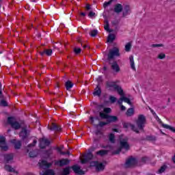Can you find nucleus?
<instances>
[{
    "mask_svg": "<svg viewBox=\"0 0 175 175\" xmlns=\"http://www.w3.org/2000/svg\"><path fill=\"white\" fill-rule=\"evenodd\" d=\"M69 163H70V160H69L68 159H62L55 162V165H56V166H59V167L68 166Z\"/></svg>",
    "mask_w": 175,
    "mask_h": 175,
    "instance_id": "9d476101",
    "label": "nucleus"
},
{
    "mask_svg": "<svg viewBox=\"0 0 175 175\" xmlns=\"http://www.w3.org/2000/svg\"><path fill=\"white\" fill-rule=\"evenodd\" d=\"M157 58H159V59H163L166 58V55H165V53H161L159 54V55L157 56Z\"/></svg>",
    "mask_w": 175,
    "mask_h": 175,
    "instance_id": "49530a36",
    "label": "nucleus"
},
{
    "mask_svg": "<svg viewBox=\"0 0 175 175\" xmlns=\"http://www.w3.org/2000/svg\"><path fill=\"white\" fill-rule=\"evenodd\" d=\"M29 155L30 157V158H35L36 157H38V153H36V152H35V150L31 151L30 152H29Z\"/></svg>",
    "mask_w": 175,
    "mask_h": 175,
    "instance_id": "79ce46f5",
    "label": "nucleus"
},
{
    "mask_svg": "<svg viewBox=\"0 0 175 175\" xmlns=\"http://www.w3.org/2000/svg\"><path fill=\"white\" fill-rule=\"evenodd\" d=\"M44 154H45V157H46V158H51V157L54 154V151H53V148H50L49 150H45L44 152Z\"/></svg>",
    "mask_w": 175,
    "mask_h": 175,
    "instance_id": "b1692460",
    "label": "nucleus"
},
{
    "mask_svg": "<svg viewBox=\"0 0 175 175\" xmlns=\"http://www.w3.org/2000/svg\"><path fill=\"white\" fill-rule=\"evenodd\" d=\"M133 114H135V109L133 108H130L127 109L126 112V115L127 116V117H132Z\"/></svg>",
    "mask_w": 175,
    "mask_h": 175,
    "instance_id": "c85d7f7f",
    "label": "nucleus"
},
{
    "mask_svg": "<svg viewBox=\"0 0 175 175\" xmlns=\"http://www.w3.org/2000/svg\"><path fill=\"white\" fill-rule=\"evenodd\" d=\"M110 5H111V1H105L103 3V8L105 9H106L107 8V6H110Z\"/></svg>",
    "mask_w": 175,
    "mask_h": 175,
    "instance_id": "de8ad7c7",
    "label": "nucleus"
},
{
    "mask_svg": "<svg viewBox=\"0 0 175 175\" xmlns=\"http://www.w3.org/2000/svg\"><path fill=\"white\" fill-rule=\"evenodd\" d=\"M77 42H78V43H81V46H83V42L81 41V38H77Z\"/></svg>",
    "mask_w": 175,
    "mask_h": 175,
    "instance_id": "680f3d73",
    "label": "nucleus"
},
{
    "mask_svg": "<svg viewBox=\"0 0 175 175\" xmlns=\"http://www.w3.org/2000/svg\"><path fill=\"white\" fill-rule=\"evenodd\" d=\"M122 126L123 128H124V129H128V128H131L132 131H133V132H135V133H139V130L137 129V128L136 127V126H135L134 124H132L129 122H122Z\"/></svg>",
    "mask_w": 175,
    "mask_h": 175,
    "instance_id": "4468645a",
    "label": "nucleus"
},
{
    "mask_svg": "<svg viewBox=\"0 0 175 175\" xmlns=\"http://www.w3.org/2000/svg\"><path fill=\"white\" fill-rule=\"evenodd\" d=\"M146 140L148 142H156L157 141V137L154 135H148L146 137Z\"/></svg>",
    "mask_w": 175,
    "mask_h": 175,
    "instance_id": "473e14b6",
    "label": "nucleus"
},
{
    "mask_svg": "<svg viewBox=\"0 0 175 175\" xmlns=\"http://www.w3.org/2000/svg\"><path fill=\"white\" fill-rule=\"evenodd\" d=\"M99 116L102 120H107L108 124H111V122H117V121H118V118L117 116H110L102 111L99 112Z\"/></svg>",
    "mask_w": 175,
    "mask_h": 175,
    "instance_id": "f257e3e1",
    "label": "nucleus"
},
{
    "mask_svg": "<svg viewBox=\"0 0 175 175\" xmlns=\"http://www.w3.org/2000/svg\"><path fill=\"white\" fill-rule=\"evenodd\" d=\"M148 159V157H144L141 159V162H143V163H146Z\"/></svg>",
    "mask_w": 175,
    "mask_h": 175,
    "instance_id": "6e6d98bb",
    "label": "nucleus"
},
{
    "mask_svg": "<svg viewBox=\"0 0 175 175\" xmlns=\"http://www.w3.org/2000/svg\"><path fill=\"white\" fill-rule=\"evenodd\" d=\"M124 101V100L122 99V96L118 100V105H122V102Z\"/></svg>",
    "mask_w": 175,
    "mask_h": 175,
    "instance_id": "4d7b16f0",
    "label": "nucleus"
},
{
    "mask_svg": "<svg viewBox=\"0 0 175 175\" xmlns=\"http://www.w3.org/2000/svg\"><path fill=\"white\" fill-rule=\"evenodd\" d=\"M36 143H38V141L36 139H34L33 141L32 144H30L27 146V147H34L35 144H36Z\"/></svg>",
    "mask_w": 175,
    "mask_h": 175,
    "instance_id": "864d4df0",
    "label": "nucleus"
},
{
    "mask_svg": "<svg viewBox=\"0 0 175 175\" xmlns=\"http://www.w3.org/2000/svg\"><path fill=\"white\" fill-rule=\"evenodd\" d=\"M92 159H94V154L92 152H89L83 155V159L81 161V163L83 165L88 163V162L92 161Z\"/></svg>",
    "mask_w": 175,
    "mask_h": 175,
    "instance_id": "1a4fd4ad",
    "label": "nucleus"
},
{
    "mask_svg": "<svg viewBox=\"0 0 175 175\" xmlns=\"http://www.w3.org/2000/svg\"><path fill=\"white\" fill-rule=\"evenodd\" d=\"M96 172H100L105 170V165L102 163H97V165L96 167Z\"/></svg>",
    "mask_w": 175,
    "mask_h": 175,
    "instance_id": "bb28decb",
    "label": "nucleus"
},
{
    "mask_svg": "<svg viewBox=\"0 0 175 175\" xmlns=\"http://www.w3.org/2000/svg\"><path fill=\"white\" fill-rule=\"evenodd\" d=\"M108 122H99V124H97V126H100V128H103V126L108 125Z\"/></svg>",
    "mask_w": 175,
    "mask_h": 175,
    "instance_id": "c03bdc74",
    "label": "nucleus"
},
{
    "mask_svg": "<svg viewBox=\"0 0 175 175\" xmlns=\"http://www.w3.org/2000/svg\"><path fill=\"white\" fill-rule=\"evenodd\" d=\"M117 24H118V21H112V25H117Z\"/></svg>",
    "mask_w": 175,
    "mask_h": 175,
    "instance_id": "69168bd1",
    "label": "nucleus"
},
{
    "mask_svg": "<svg viewBox=\"0 0 175 175\" xmlns=\"http://www.w3.org/2000/svg\"><path fill=\"white\" fill-rule=\"evenodd\" d=\"M55 173L54 172V170H46L42 175H54Z\"/></svg>",
    "mask_w": 175,
    "mask_h": 175,
    "instance_id": "58836bf2",
    "label": "nucleus"
},
{
    "mask_svg": "<svg viewBox=\"0 0 175 175\" xmlns=\"http://www.w3.org/2000/svg\"><path fill=\"white\" fill-rule=\"evenodd\" d=\"M2 87V83H1L0 82V99H1V106H3V107H6V106H8V102L5 100H3V94H2V90H1Z\"/></svg>",
    "mask_w": 175,
    "mask_h": 175,
    "instance_id": "6ab92c4d",
    "label": "nucleus"
},
{
    "mask_svg": "<svg viewBox=\"0 0 175 175\" xmlns=\"http://www.w3.org/2000/svg\"><path fill=\"white\" fill-rule=\"evenodd\" d=\"M109 140L110 143H112L113 144H114V143H116V136L114 135V134L111 133L109 135Z\"/></svg>",
    "mask_w": 175,
    "mask_h": 175,
    "instance_id": "e433bc0d",
    "label": "nucleus"
},
{
    "mask_svg": "<svg viewBox=\"0 0 175 175\" xmlns=\"http://www.w3.org/2000/svg\"><path fill=\"white\" fill-rule=\"evenodd\" d=\"M106 85L107 88H113L115 91H117L118 94L124 96V90L121 86L116 84V82L107 81Z\"/></svg>",
    "mask_w": 175,
    "mask_h": 175,
    "instance_id": "7ed1b4c3",
    "label": "nucleus"
},
{
    "mask_svg": "<svg viewBox=\"0 0 175 175\" xmlns=\"http://www.w3.org/2000/svg\"><path fill=\"white\" fill-rule=\"evenodd\" d=\"M109 65H111V68L112 70H114V72H116V73H118V72H120V66H118V63H117L116 61H113V62H111V61H109Z\"/></svg>",
    "mask_w": 175,
    "mask_h": 175,
    "instance_id": "dca6fc26",
    "label": "nucleus"
},
{
    "mask_svg": "<svg viewBox=\"0 0 175 175\" xmlns=\"http://www.w3.org/2000/svg\"><path fill=\"white\" fill-rule=\"evenodd\" d=\"M151 47L155 48V47H163V44H153L151 45Z\"/></svg>",
    "mask_w": 175,
    "mask_h": 175,
    "instance_id": "603ef678",
    "label": "nucleus"
},
{
    "mask_svg": "<svg viewBox=\"0 0 175 175\" xmlns=\"http://www.w3.org/2000/svg\"><path fill=\"white\" fill-rule=\"evenodd\" d=\"M97 81H98V83L102 81V77H98V79H97Z\"/></svg>",
    "mask_w": 175,
    "mask_h": 175,
    "instance_id": "774afa93",
    "label": "nucleus"
},
{
    "mask_svg": "<svg viewBox=\"0 0 175 175\" xmlns=\"http://www.w3.org/2000/svg\"><path fill=\"white\" fill-rule=\"evenodd\" d=\"M129 60H130V65H131V69L135 71L136 67H135V60H133V55H131L129 57Z\"/></svg>",
    "mask_w": 175,
    "mask_h": 175,
    "instance_id": "cd10ccee",
    "label": "nucleus"
},
{
    "mask_svg": "<svg viewBox=\"0 0 175 175\" xmlns=\"http://www.w3.org/2000/svg\"><path fill=\"white\" fill-rule=\"evenodd\" d=\"M128 14H131V7L128 5H126L123 9L122 17H126Z\"/></svg>",
    "mask_w": 175,
    "mask_h": 175,
    "instance_id": "412c9836",
    "label": "nucleus"
},
{
    "mask_svg": "<svg viewBox=\"0 0 175 175\" xmlns=\"http://www.w3.org/2000/svg\"><path fill=\"white\" fill-rule=\"evenodd\" d=\"M4 169L7 170V172L16 173V170H14V168L12 167L9 165H5Z\"/></svg>",
    "mask_w": 175,
    "mask_h": 175,
    "instance_id": "72a5a7b5",
    "label": "nucleus"
},
{
    "mask_svg": "<svg viewBox=\"0 0 175 175\" xmlns=\"http://www.w3.org/2000/svg\"><path fill=\"white\" fill-rule=\"evenodd\" d=\"M146 122L147 119L146 118V116H144V115L141 114L138 116V118L136 120V124L139 131H143V129H144V126Z\"/></svg>",
    "mask_w": 175,
    "mask_h": 175,
    "instance_id": "f03ea898",
    "label": "nucleus"
},
{
    "mask_svg": "<svg viewBox=\"0 0 175 175\" xmlns=\"http://www.w3.org/2000/svg\"><path fill=\"white\" fill-rule=\"evenodd\" d=\"M163 128H165V129H170L171 132H173L174 133H175V128L173 126H171L167 124H163Z\"/></svg>",
    "mask_w": 175,
    "mask_h": 175,
    "instance_id": "c9c22d12",
    "label": "nucleus"
},
{
    "mask_svg": "<svg viewBox=\"0 0 175 175\" xmlns=\"http://www.w3.org/2000/svg\"><path fill=\"white\" fill-rule=\"evenodd\" d=\"M109 100H111V103H114L117 100V98H116V97H114L113 96H111L109 97Z\"/></svg>",
    "mask_w": 175,
    "mask_h": 175,
    "instance_id": "3c124183",
    "label": "nucleus"
},
{
    "mask_svg": "<svg viewBox=\"0 0 175 175\" xmlns=\"http://www.w3.org/2000/svg\"><path fill=\"white\" fill-rule=\"evenodd\" d=\"M38 53H39V54H40V55L42 57H43L45 54L48 57H50L51 55V54H53V50L52 49H44L42 51H38Z\"/></svg>",
    "mask_w": 175,
    "mask_h": 175,
    "instance_id": "aec40b11",
    "label": "nucleus"
},
{
    "mask_svg": "<svg viewBox=\"0 0 175 175\" xmlns=\"http://www.w3.org/2000/svg\"><path fill=\"white\" fill-rule=\"evenodd\" d=\"M20 137H21L22 140H25V139H28L29 137V131L27 129V126H24L22 128L21 131L19 133Z\"/></svg>",
    "mask_w": 175,
    "mask_h": 175,
    "instance_id": "ddd939ff",
    "label": "nucleus"
},
{
    "mask_svg": "<svg viewBox=\"0 0 175 175\" xmlns=\"http://www.w3.org/2000/svg\"><path fill=\"white\" fill-rule=\"evenodd\" d=\"M96 135H102V131H100V130H97L96 131Z\"/></svg>",
    "mask_w": 175,
    "mask_h": 175,
    "instance_id": "0e129e2a",
    "label": "nucleus"
},
{
    "mask_svg": "<svg viewBox=\"0 0 175 175\" xmlns=\"http://www.w3.org/2000/svg\"><path fill=\"white\" fill-rule=\"evenodd\" d=\"M38 165L41 169H50L51 166H53V163H49L46 160H40L38 162Z\"/></svg>",
    "mask_w": 175,
    "mask_h": 175,
    "instance_id": "9b49d317",
    "label": "nucleus"
},
{
    "mask_svg": "<svg viewBox=\"0 0 175 175\" xmlns=\"http://www.w3.org/2000/svg\"><path fill=\"white\" fill-rule=\"evenodd\" d=\"M95 16H96V14L93 11H90L88 14V17H90V18H94Z\"/></svg>",
    "mask_w": 175,
    "mask_h": 175,
    "instance_id": "09e8293b",
    "label": "nucleus"
},
{
    "mask_svg": "<svg viewBox=\"0 0 175 175\" xmlns=\"http://www.w3.org/2000/svg\"><path fill=\"white\" fill-rule=\"evenodd\" d=\"M85 10H91V5H90V4H86Z\"/></svg>",
    "mask_w": 175,
    "mask_h": 175,
    "instance_id": "13d9d810",
    "label": "nucleus"
},
{
    "mask_svg": "<svg viewBox=\"0 0 175 175\" xmlns=\"http://www.w3.org/2000/svg\"><path fill=\"white\" fill-rule=\"evenodd\" d=\"M3 157L4 162H5V163H12V161H13L14 158L13 153L5 154L3 155Z\"/></svg>",
    "mask_w": 175,
    "mask_h": 175,
    "instance_id": "f3484780",
    "label": "nucleus"
},
{
    "mask_svg": "<svg viewBox=\"0 0 175 175\" xmlns=\"http://www.w3.org/2000/svg\"><path fill=\"white\" fill-rule=\"evenodd\" d=\"M120 147L116 151L113 152V155H117V154H120L121 150L124 148V150H129V144H128V139H122L120 141Z\"/></svg>",
    "mask_w": 175,
    "mask_h": 175,
    "instance_id": "20e7f679",
    "label": "nucleus"
},
{
    "mask_svg": "<svg viewBox=\"0 0 175 175\" xmlns=\"http://www.w3.org/2000/svg\"><path fill=\"white\" fill-rule=\"evenodd\" d=\"M50 144H51V142H50L47 138L43 137L40 141V148L44 150V148L49 147Z\"/></svg>",
    "mask_w": 175,
    "mask_h": 175,
    "instance_id": "f8f14e48",
    "label": "nucleus"
},
{
    "mask_svg": "<svg viewBox=\"0 0 175 175\" xmlns=\"http://www.w3.org/2000/svg\"><path fill=\"white\" fill-rule=\"evenodd\" d=\"M90 36H92V38H95V36L98 35V30L96 29L92 30L90 33Z\"/></svg>",
    "mask_w": 175,
    "mask_h": 175,
    "instance_id": "ea45409f",
    "label": "nucleus"
},
{
    "mask_svg": "<svg viewBox=\"0 0 175 175\" xmlns=\"http://www.w3.org/2000/svg\"><path fill=\"white\" fill-rule=\"evenodd\" d=\"M149 110H150V111H151L152 114L154 116V117L157 116V113H155V111H154L152 110V109L149 108Z\"/></svg>",
    "mask_w": 175,
    "mask_h": 175,
    "instance_id": "052dcab7",
    "label": "nucleus"
},
{
    "mask_svg": "<svg viewBox=\"0 0 175 175\" xmlns=\"http://www.w3.org/2000/svg\"><path fill=\"white\" fill-rule=\"evenodd\" d=\"M100 94H102V90H100V88H99V85H98L97 87L94 89L93 94L94 96H99Z\"/></svg>",
    "mask_w": 175,
    "mask_h": 175,
    "instance_id": "393cba45",
    "label": "nucleus"
},
{
    "mask_svg": "<svg viewBox=\"0 0 175 175\" xmlns=\"http://www.w3.org/2000/svg\"><path fill=\"white\" fill-rule=\"evenodd\" d=\"M114 40H116V36L114 34H109L107 38V42H108L109 43H113Z\"/></svg>",
    "mask_w": 175,
    "mask_h": 175,
    "instance_id": "c756f323",
    "label": "nucleus"
},
{
    "mask_svg": "<svg viewBox=\"0 0 175 175\" xmlns=\"http://www.w3.org/2000/svg\"><path fill=\"white\" fill-rule=\"evenodd\" d=\"M96 155H100V157H105V155H107L109 154V150H100L96 152Z\"/></svg>",
    "mask_w": 175,
    "mask_h": 175,
    "instance_id": "a878e982",
    "label": "nucleus"
},
{
    "mask_svg": "<svg viewBox=\"0 0 175 175\" xmlns=\"http://www.w3.org/2000/svg\"><path fill=\"white\" fill-rule=\"evenodd\" d=\"M98 163V161H92L90 163V166L96 167Z\"/></svg>",
    "mask_w": 175,
    "mask_h": 175,
    "instance_id": "5fc2aeb1",
    "label": "nucleus"
},
{
    "mask_svg": "<svg viewBox=\"0 0 175 175\" xmlns=\"http://www.w3.org/2000/svg\"><path fill=\"white\" fill-rule=\"evenodd\" d=\"M124 8H122V5L120 3H117L115 5V7L113 8V12L115 13H121L122 12Z\"/></svg>",
    "mask_w": 175,
    "mask_h": 175,
    "instance_id": "4be33fe9",
    "label": "nucleus"
},
{
    "mask_svg": "<svg viewBox=\"0 0 175 175\" xmlns=\"http://www.w3.org/2000/svg\"><path fill=\"white\" fill-rule=\"evenodd\" d=\"M120 109H121L122 111H125L126 109V108L124 105H121L120 106Z\"/></svg>",
    "mask_w": 175,
    "mask_h": 175,
    "instance_id": "e2e57ef3",
    "label": "nucleus"
},
{
    "mask_svg": "<svg viewBox=\"0 0 175 175\" xmlns=\"http://www.w3.org/2000/svg\"><path fill=\"white\" fill-rule=\"evenodd\" d=\"M65 87L67 90H70V88H72V87H73V83H72V81H67L65 83Z\"/></svg>",
    "mask_w": 175,
    "mask_h": 175,
    "instance_id": "2f4dec72",
    "label": "nucleus"
},
{
    "mask_svg": "<svg viewBox=\"0 0 175 175\" xmlns=\"http://www.w3.org/2000/svg\"><path fill=\"white\" fill-rule=\"evenodd\" d=\"M104 114H110L111 113V109L109 107L104 108Z\"/></svg>",
    "mask_w": 175,
    "mask_h": 175,
    "instance_id": "a18cd8bd",
    "label": "nucleus"
},
{
    "mask_svg": "<svg viewBox=\"0 0 175 175\" xmlns=\"http://www.w3.org/2000/svg\"><path fill=\"white\" fill-rule=\"evenodd\" d=\"M90 120L92 124H94V117L91 116L90 118Z\"/></svg>",
    "mask_w": 175,
    "mask_h": 175,
    "instance_id": "338daca9",
    "label": "nucleus"
},
{
    "mask_svg": "<svg viewBox=\"0 0 175 175\" xmlns=\"http://www.w3.org/2000/svg\"><path fill=\"white\" fill-rule=\"evenodd\" d=\"M120 96H122V100L125 103H128V105H132V102H131V100L128 97H125V94L124 95H120Z\"/></svg>",
    "mask_w": 175,
    "mask_h": 175,
    "instance_id": "4c0bfd02",
    "label": "nucleus"
},
{
    "mask_svg": "<svg viewBox=\"0 0 175 175\" xmlns=\"http://www.w3.org/2000/svg\"><path fill=\"white\" fill-rule=\"evenodd\" d=\"M50 131H54V132H61L62 131V128H61V126L52 123L51 126L48 127Z\"/></svg>",
    "mask_w": 175,
    "mask_h": 175,
    "instance_id": "a211bd4d",
    "label": "nucleus"
},
{
    "mask_svg": "<svg viewBox=\"0 0 175 175\" xmlns=\"http://www.w3.org/2000/svg\"><path fill=\"white\" fill-rule=\"evenodd\" d=\"M105 23H106V25L104 26V29H105V31H107V32H112L113 31L110 30V25L109 24V21L107 19H105Z\"/></svg>",
    "mask_w": 175,
    "mask_h": 175,
    "instance_id": "7c9ffc66",
    "label": "nucleus"
},
{
    "mask_svg": "<svg viewBox=\"0 0 175 175\" xmlns=\"http://www.w3.org/2000/svg\"><path fill=\"white\" fill-rule=\"evenodd\" d=\"M131 49H132V42H129L127 44H126L124 50L127 53H129V51H131Z\"/></svg>",
    "mask_w": 175,
    "mask_h": 175,
    "instance_id": "f704fd0d",
    "label": "nucleus"
},
{
    "mask_svg": "<svg viewBox=\"0 0 175 175\" xmlns=\"http://www.w3.org/2000/svg\"><path fill=\"white\" fill-rule=\"evenodd\" d=\"M114 57H120V49L118 47H113L109 50L107 55V61L110 62L111 59H114Z\"/></svg>",
    "mask_w": 175,
    "mask_h": 175,
    "instance_id": "39448f33",
    "label": "nucleus"
},
{
    "mask_svg": "<svg viewBox=\"0 0 175 175\" xmlns=\"http://www.w3.org/2000/svg\"><path fill=\"white\" fill-rule=\"evenodd\" d=\"M70 168L73 170L74 173H75L76 174H79V175L85 174L84 171H83V170H81L80 166L77 165H74L71 166Z\"/></svg>",
    "mask_w": 175,
    "mask_h": 175,
    "instance_id": "2eb2a0df",
    "label": "nucleus"
},
{
    "mask_svg": "<svg viewBox=\"0 0 175 175\" xmlns=\"http://www.w3.org/2000/svg\"><path fill=\"white\" fill-rule=\"evenodd\" d=\"M167 166V165H163L161 167V168L158 170V173L159 174L163 173V172H165V170H166Z\"/></svg>",
    "mask_w": 175,
    "mask_h": 175,
    "instance_id": "a19ab883",
    "label": "nucleus"
},
{
    "mask_svg": "<svg viewBox=\"0 0 175 175\" xmlns=\"http://www.w3.org/2000/svg\"><path fill=\"white\" fill-rule=\"evenodd\" d=\"M7 122L11 126L12 128H13V129H15V131H17L21 128V124H20L18 122L16 121V119L13 117H8Z\"/></svg>",
    "mask_w": 175,
    "mask_h": 175,
    "instance_id": "423d86ee",
    "label": "nucleus"
},
{
    "mask_svg": "<svg viewBox=\"0 0 175 175\" xmlns=\"http://www.w3.org/2000/svg\"><path fill=\"white\" fill-rule=\"evenodd\" d=\"M73 51H74L75 54H76V55H79V54H80V53H81V49L75 47V48H74Z\"/></svg>",
    "mask_w": 175,
    "mask_h": 175,
    "instance_id": "37998d69",
    "label": "nucleus"
},
{
    "mask_svg": "<svg viewBox=\"0 0 175 175\" xmlns=\"http://www.w3.org/2000/svg\"><path fill=\"white\" fill-rule=\"evenodd\" d=\"M12 144H14L15 150H20L21 148V141H17L16 139H13L12 141Z\"/></svg>",
    "mask_w": 175,
    "mask_h": 175,
    "instance_id": "5701e85b",
    "label": "nucleus"
},
{
    "mask_svg": "<svg viewBox=\"0 0 175 175\" xmlns=\"http://www.w3.org/2000/svg\"><path fill=\"white\" fill-rule=\"evenodd\" d=\"M0 149L1 151H8L9 150V146L6 144V137L5 136H0Z\"/></svg>",
    "mask_w": 175,
    "mask_h": 175,
    "instance_id": "6e6552de",
    "label": "nucleus"
},
{
    "mask_svg": "<svg viewBox=\"0 0 175 175\" xmlns=\"http://www.w3.org/2000/svg\"><path fill=\"white\" fill-rule=\"evenodd\" d=\"M55 150H57V152H59L60 154L62 152V149L59 147L55 148Z\"/></svg>",
    "mask_w": 175,
    "mask_h": 175,
    "instance_id": "bf43d9fd",
    "label": "nucleus"
},
{
    "mask_svg": "<svg viewBox=\"0 0 175 175\" xmlns=\"http://www.w3.org/2000/svg\"><path fill=\"white\" fill-rule=\"evenodd\" d=\"M154 117H155L157 121L159 122V124H160L161 125V126H163V125H165V124H163V122H162V120H161L159 119V117H158V116L156 115V116H154Z\"/></svg>",
    "mask_w": 175,
    "mask_h": 175,
    "instance_id": "8fccbe9b",
    "label": "nucleus"
},
{
    "mask_svg": "<svg viewBox=\"0 0 175 175\" xmlns=\"http://www.w3.org/2000/svg\"><path fill=\"white\" fill-rule=\"evenodd\" d=\"M137 165V159L131 156L125 163V167H133Z\"/></svg>",
    "mask_w": 175,
    "mask_h": 175,
    "instance_id": "0eeeda50",
    "label": "nucleus"
}]
</instances>
